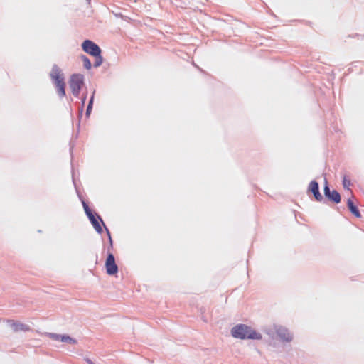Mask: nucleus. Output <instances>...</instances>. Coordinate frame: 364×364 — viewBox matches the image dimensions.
<instances>
[{"label": "nucleus", "mask_w": 364, "mask_h": 364, "mask_svg": "<svg viewBox=\"0 0 364 364\" xmlns=\"http://www.w3.org/2000/svg\"><path fill=\"white\" fill-rule=\"evenodd\" d=\"M105 267L106 273L109 276L116 275L119 272L118 266L115 262L114 255L112 252L107 251Z\"/></svg>", "instance_id": "8"}, {"label": "nucleus", "mask_w": 364, "mask_h": 364, "mask_svg": "<svg viewBox=\"0 0 364 364\" xmlns=\"http://www.w3.org/2000/svg\"><path fill=\"white\" fill-rule=\"evenodd\" d=\"M86 1L87 2V4H90L91 0H86Z\"/></svg>", "instance_id": "20"}, {"label": "nucleus", "mask_w": 364, "mask_h": 364, "mask_svg": "<svg viewBox=\"0 0 364 364\" xmlns=\"http://www.w3.org/2000/svg\"><path fill=\"white\" fill-rule=\"evenodd\" d=\"M82 50L91 56L102 53L100 47L94 41L90 39H85L81 44Z\"/></svg>", "instance_id": "10"}, {"label": "nucleus", "mask_w": 364, "mask_h": 364, "mask_svg": "<svg viewBox=\"0 0 364 364\" xmlns=\"http://www.w3.org/2000/svg\"><path fill=\"white\" fill-rule=\"evenodd\" d=\"M87 92L86 91L85 93L82 94V97H81V106L80 107L79 113H78V118H79L78 127L80 126V119L82 117V112H83L84 106H85V102L87 100Z\"/></svg>", "instance_id": "14"}, {"label": "nucleus", "mask_w": 364, "mask_h": 364, "mask_svg": "<svg viewBox=\"0 0 364 364\" xmlns=\"http://www.w3.org/2000/svg\"><path fill=\"white\" fill-rule=\"evenodd\" d=\"M97 258H98V256H97V255H96V263L97 262Z\"/></svg>", "instance_id": "21"}, {"label": "nucleus", "mask_w": 364, "mask_h": 364, "mask_svg": "<svg viewBox=\"0 0 364 364\" xmlns=\"http://www.w3.org/2000/svg\"><path fill=\"white\" fill-rule=\"evenodd\" d=\"M44 336L46 337L49 338L50 339H51L53 341H60L63 343H67L70 345H76L78 343V341L77 339L71 337L68 334H58L55 333L46 332L44 333Z\"/></svg>", "instance_id": "9"}, {"label": "nucleus", "mask_w": 364, "mask_h": 364, "mask_svg": "<svg viewBox=\"0 0 364 364\" xmlns=\"http://www.w3.org/2000/svg\"><path fill=\"white\" fill-rule=\"evenodd\" d=\"M6 323H8L14 332L32 331L31 328L28 325L21 323L18 321L7 319Z\"/></svg>", "instance_id": "11"}, {"label": "nucleus", "mask_w": 364, "mask_h": 364, "mask_svg": "<svg viewBox=\"0 0 364 364\" xmlns=\"http://www.w3.org/2000/svg\"><path fill=\"white\" fill-rule=\"evenodd\" d=\"M342 185L344 189H349V187L351 185L350 180L347 179L346 176L343 178Z\"/></svg>", "instance_id": "18"}, {"label": "nucleus", "mask_w": 364, "mask_h": 364, "mask_svg": "<svg viewBox=\"0 0 364 364\" xmlns=\"http://www.w3.org/2000/svg\"><path fill=\"white\" fill-rule=\"evenodd\" d=\"M306 193L314 201L321 203L324 200V198L320 192L319 184L316 179L311 181L309 183Z\"/></svg>", "instance_id": "6"}, {"label": "nucleus", "mask_w": 364, "mask_h": 364, "mask_svg": "<svg viewBox=\"0 0 364 364\" xmlns=\"http://www.w3.org/2000/svg\"><path fill=\"white\" fill-rule=\"evenodd\" d=\"M93 57L95 58V62L93 64L94 68L100 67L104 61V58L102 56V53H99L97 55H95Z\"/></svg>", "instance_id": "16"}, {"label": "nucleus", "mask_w": 364, "mask_h": 364, "mask_svg": "<svg viewBox=\"0 0 364 364\" xmlns=\"http://www.w3.org/2000/svg\"><path fill=\"white\" fill-rule=\"evenodd\" d=\"M82 203L85 213L94 229L98 234H102L103 232V228L102 225H103L105 228L107 227L102 217L98 213L92 210L88 204L85 200H82Z\"/></svg>", "instance_id": "3"}, {"label": "nucleus", "mask_w": 364, "mask_h": 364, "mask_svg": "<svg viewBox=\"0 0 364 364\" xmlns=\"http://www.w3.org/2000/svg\"><path fill=\"white\" fill-rule=\"evenodd\" d=\"M80 59L83 63L84 68H85L86 70H90L92 68V65L91 63L90 60L88 58L87 56L82 54L80 55Z\"/></svg>", "instance_id": "15"}, {"label": "nucleus", "mask_w": 364, "mask_h": 364, "mask_svg": "<svg viewBox=\"0 0 364 364\" xmlns=\"http://www.w3.org/2000/svg\"><path fill=\"white\" fill-rule=\"evenodd\" d=\"M231 336L241 340H261L262 334L246 324L239 323L230 330Z\"/></svg>", "instance_id": "1"}, {"label": "nucleus", "mask_w": 364, "mask_h": 364, "mask_svg": "<svg viewBox=\"0 0 364 364\" xmlns=\"http://www.w3.org/2000/svg\"><path fill=\"white\" fill-rule=\"evenodd\" d=\"M274 333H276L277 336L283 342H291L292 341V335L289 333V330L282 326L274 325V330H268L267 333L270 336L273 337Z\"/></svg>", "instance_id": "7"}, {"label": "nucleus", "mask_w": 364, "mask_h": 364, "mask_svg": "<svg viewBox=\"0 0 364 364\" xmlns=\"http://www.w3.org/2000/svg\"><path fill=\"white\" fill-rule=\"evenodd\" d=\"M95 90H94L93 92L92 93V95L90 97L87 106V109H86V112H85V117L87 118L90 117L92 110L94 99H95Z\"/></svg>", "instance_id": "13"}, {"label": "nucleus", "mask_w": 364, "mask_h": 364, "mask_svg": "<svg viewBox=\"0 0 364 364\" xmlns=\"http://www.w3.org/2000/svg\"><path fill=\"white\" fill-rule=\"evenodd\" d=\"M86 362L88 363V364H95L90 359L87 358L86 359Z\"/></svg>", "instance_id": "19"}, {"label": "nucleus", "mask_w": 364, "mask_h": 364, "mask_svg": "<svg viewBox=\"0 0 364 364\" xmlns=\"http://www.w3.org/2000/svg\"><path fill=\"white\" fill-rule=\"evenodd\" d=\"M323 196L324 198V200L321 203L323 204L331 203L332 204L337 205L339 204L342 200L341 196L337 190L331 189L330 185L326 178L324 180Z\"/></svg>", "instance_id": "4"}, {"label": "nucleus", "mask_w": 364, "mask_h": 364, "mask_svg": "<svg viewBox=\"0 0 364 364\" xmlns=\"http://www.w3.org/2000/svg\"><path fill=\"white\" fill-rule=\"evenodd\" d=\"M68 84L73 95L75 97H78L85 85V76L81 73H73L70 77Z\"/></svg>", "instance_id": "5"}, {"label": "nucleus", "mask_w": 364, "mask_h": 364, "mask_svg": "<svg viewBox=\"0 0 364 364\" xmlns=\"http://www.w3.org/2000/svg\"><path fill=\"white\" fill-rule=\"evenodd\" d=\"M49 76L55 87L56 92L60 98H63L66 95L65 88V77L62 70L56 64H54L52 67L51 71L49 73Z\"/></svg>", "instance_id": "2"}, {"label": "nucleus", "mask_w": 364, "mask_h": 364, "mask_svg": "<svg viewBox=\"0 0 364 364\" xmlns=\"http://www.w3.org/2000/svg\"><path fill=\"white\" fill-rule=\"evenodd\" d=\"M105 231L109 240L108 251L111 252L110 250L113 248V240L112 238L111 232L107 227H105Z\"/></svg>", "instance_id": "17"}, {"label": "nucleus", "mask_w": 364, "mask_h": 364, "mask_svg": "<svg viewBox=\"0 0 364 364\" xmlns=\"http://www.w3.org/2000/svg\"><path fill=\"white\" fill-rule=\"evenodd\" d=\"M346 205L348 210L356 218H362V215L358 206L354 203L351 198H348L346 202Z\"/></svg>", "instance_id": "12"}]
</instances>
